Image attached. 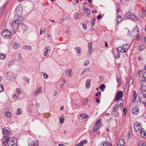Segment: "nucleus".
I'll return each instance as SVG.
<instances>
[{"mask_svg": "<svg viewBox=\"0 0 146 146\" xmlns=\"http://www.w3.org/2000/svg\"><path fill=\"white\" fill-rule=\"evenodd\" d=\"M23 19L22 17H15L14 21L11 24L14 31L17 29L19 24L22 22Z\"/></svg>", "mask_w": 146, "mask_h": 146, "instance_id": "nucleus-1", "label": "nucleus"}, {"mask_svg": "<svg viewBox=\"0 0 146 146\" xmlns=\"http://www.w3.org/2000/svg\"><path fill=\"white\" fill-rule=\"evenodd\" d=\"M125 19H129L134 21H137L141 22L142 20H140L133 13L128 12L125 14Z\"/></svg>", "mask_w": 146, "mask_h": 146, "instance_id": "nucleus-2", "label": "nucleus"}, {"mask_svg": "<svg viewBox=\"0 0 146 146\" xmlns=\"http://www.w3.org/2000/svg\"><path fill=\"white\" fill-rule=\"evenodd\" d=\"M138 97L139 100L146 105V91L139 94Z\"/></svg>", "mask_w": 146, "mask_h": 146, "instance_id": "nucleus-3", "label": "nucleus"}, {"mask_svg": "<svg viewBox=\"0 0 146 146\" xmlns=\"http://www.w3.org/2000/svg\"><path fill=\"white\" fill-rule=\"evenodd\" d=\"M23 11V8L21 5L18 6L14 11V13L16 17H21Z\"/></svg>", "mask_w": 146, "mask_h": 146, "instance_id": "nucleus-4", "label": "nucleus"}, {"mask_svg": "<svg viewBox=\"0 0 146 146\" xmlns=\"http://www.w3.org/2000/svg\"><path fill=\"white\" fill-rule=\"evenodd\" d=\"M129 46V44H126L123 46L118 47L117 48V50L120 52L125 53L127 51Z\"/></svg>", "mask_w": 146, "mask_h": 146, "instance_id": "nucleus-5", "label": "nucleus"}, {"mask_svg": "<svg viewBox=\"0 0 146 146\" xmlns=\"http://www.w3.org/2000/svg\"><path fill=\"white\" fill-rule=\"evenodd\" d=\"M2 35L6 38L9 39L12 36V33L10 31L5 30L1 33Z\"/></svg>", "mask_w": 146, "mask_h": 146, "instance_id": "nucleus-6", "label": "nucleus"}, {"mask_svg": "<svg viewBox=\"0 0 146 146\" xmlns=\"http://www.w3.org/2000/svg\"><path fill=\"white\" fill-rule=\"evenodd\" d=\"M134 127L136 131L140 133L143 130L142 128V125L139 123H135L134 124Z\"/></svg>", "mask_w": 146, "mask_h": 146, "instance_id": "nucleus-7", "label": "nucleus"}, {"mask_svg": "<svg viewBox=\"0 0 146 146\" xmlns=\"http://www.w3.org/2000/svg\"><path fill=\"white\" fill-rule=\"evenodd\" d=\"M100 120L101 119L97 120L96 123L95 125L93 127V131L94 132H97L98 131L100 127V125L101 124L100 123Z\"/></svg>", "mask_w": 146, "mask_h": 146, "instance_id": "nucleus-8", "label": "nucleus"}, {"mask_svg": "<svg viewBox=\"0 0 146 146\" xmlns=\"http://www.w3.org/2000/svg\"><path fill=\"white\" fill-rule=\"evenodd\" d=\"M118 108V107L117 105H115L113 107L112 113L113 115L115 116H117L119 115V112L117 110Z\"/></svg>", "mask_w": 146, "mask_h": 146, "instance_id": "nucleus-9", "label": "nucleus"}, {"mask_svg": "<svg viewBox=\"0 0 146 146\" xmlns=\"http://www.w3.org/2000/svg\"><path fill=\"white\" fill-rule=\"evenodd\" d=\"M123 92L121 91H119L117 92L115 101H117L121 98L123 96Z\"/></svg>", "mask_w": 146, "mask_h": 146, "instance_id": "nucleus-10", "label": "nucleus"}, {"mask_svg": "<svg viewBox=\"0 0 146 146\" xmlns=\"http://www.w3.org/2000/svg\"><path fill=\"white\" fill-rule=\"evenodd\" d=\"M10 138V137L8 136H4L3 137L2 141L4 145H7L9 140Z\"/></svg>", "mask_w": 146, "mask_h": 146, "instance_id": "nucleus-11", "label": "nucleus"}, {"mask_svg": "<svg viewBox=\"0 0 146 146\" xmlns=\"http://www.w3.org/2000/svg\"><path fill=\"white\" fill-rule=\"evenodd\" d=\"M3 132L5 135H10L11 133V130L8 127H5L3 129Z\"/></svg>", "mask_w": 146, "mask_h": 146, "instance_id": "nucleus-12", "label": "nucleus"}, {"mask_svg": "<svg viewBox=\"0 0 146 146\" xmlns=\"http://www.w3.org/2000/svg\"><path fill=\"white\" fill-rule=\"evenodd\" d=\"M139 111L138 108L136 106H135L132 110V112L133 115H136L139 113Z\"/></svg>", "mask_w": 146, "mask_h": 146, "instance_id": "nucleus-13", "label": "nucleus"}, {"mask_svg": "<svg viewBox=\"0 0 146 146\" xmlns=\"http://www.w3.org/2000/svg\"><path fill=\"white\" fill-rule=\"evenodd\" d=\"M42 91V87H40L37 89H36L34 92V94L35 95H36L38 94H41Z\"/></svg>", "mask_w": 146, "mask_h": 146, "instance_id": "nucleus-14", "label": "nucleus"}, {"mask_svg": "<svg viewBox=\"0 0 146 146\" xmlns=\"http://www.w3.org/2000/svg\"><path fill=\"white\" fill-rule=\"evenodd\" d=\"M138 29L137 26L133 29L131 35L133 36H135L138 35Z\"/></svg>", "mask_w": 146, "mask_h": 146, "instance_id": "nucleus-15", "label": "nucleus"}, {"mask_svg": "<svg viewBox=\"0 0 146 146\" xmlns=\"http://www.w3.org/2000/svg\"><path fill=\"white\" fill-rule=\"evenodd\" d=\"M92 44L91 42H90L88 43V53L89 55H91L92 52L93 51V48L92 47Z\"/></svg>", "mask_w": 146, "mask_h": 146, "instance_id": "nucleus-16", "label": "nucleus"}, {"mask_svg": "<svg viewBox=\"0 0 146 146\" xmlns=\"http://www.w3.org/2000/svg\"><path fill=\"white\" fill-rule=\"evenodd\" d=\"M38 143L37 141L32 140L29 143V146H38Z\"/></svg>", "mask_w": 146, "mask_h": 146, "instance_id": "nucleus-17", "label": "nucleus"}, {"mask_svg": "<svg viewBox=\"0 0 146 146\" xmlns=\"http://www.w3.org/2000/svg\"><path fill=\"white\" fill-rule=\"evenodd\" d=\"M119 52H120L117 50V49L115 50V51L114 50H113V52L114 54V56L115 58H117L119 57L120 54Z\"/></svg>", "mask_w": 146, "mask_h": 146, "instance_id": "nucleus-18", "label": "nucleus"}, {"mask_svg": "<svg viewBox=\"0 0 146 146\" xmlns=\"http://www.w3.org/2000/svg\"><path fill=\"white\" fill-rule=\"evenodd\" d=\"M88 117V115L85 114H81L80 116L78 117L79 119L82 120L83 119H85Z\"/></svg>", "mask_w": 146, "mask_h": 146, "instance_id": "nucleus-19", "label": "nucleus"}, {"mask_svg": "<svg viewBox=\"0 0 146 146\" xmlns=\"http://www.w3.org/2000/svg\"><path fill=\"white\" fill-rule=\"evenodd\" d=\"M72 72L71 69L66 70V76L68 78H70L71 77V75L72 74Z\"/></svg>", "mask_w": 146, "mask_h": 146, "instance_id": "nucleus-20", "label": "nucleus"}, {"mask_svg": "<svg viewBox=\"0 0 146 146\" xmlns=\"http://www.w3.org/2000/svg\"><path fill=\"white\" fill-rule=\"evenodd\" d=\"M118 102H117V106L118 108L119 106L121 107L123 106V101L122 100V99H121V100H117Z\"/></svg>", "mask_w": 146, "mask_h": 146, "instance_id": "nucleus-21", "label": "nucleus"}, {"mask_svg": "<svg viewBox=\"0 0 146 146\" xmlns=\"http://www.w3.org/2000/svg\"><path fill=\"white\" fill-rule=\"evenodd\" d=\"M125 143L124 140L123 139H121L119 140L118 145H124Z\"/></svg>", "mask_w": 146, "mask_h": 146, "instance_id": "nucleus-22", "label": "nucleus"}, {"mask_svg": "<svg viewBox=\"0 0 146 146\" xmlns=\"http://www.w3.org/2000/svg\"><path fill=\"white\" fill-rule=\"evenodd\" d=\"M140 133L142 137L146 138V132L145 131L143 130L141 132H140Z\"/></svg>", "mask_w": 146, "mask_h": 146, "instance_id": "nucleus-23", "label": "nucleus"}, {"mask_svg": "<svg viewBox=\"0 0 146 146\" xmlns=\"http://www.w3.org/2000/svg\"><path fill=\"white\" fill-rule=\"evenodd\" d=\"M116 21L117 22V24L120 23L122 21V18L119 15H118L116 17Z\"/></svg>", "mask_w": 146, "mask_h": 146, "instance_id": "nucleus-24", "label": "nucleus"}, {"mask_svg": "<svg viewBox=\"0 0 146 146\" xmlns=\"http://www.w3.org/2000/svg\"><path fill=\"white\" fill-rule=\"evenodd\" d=\"M90 79H88L86 82V87L87 88H89L90 87Z\"/></svg>", "mask_w": 146, "mask_h": 146, "instance_id": "nucleus-25", "label": "nucleus"}, {"mask_svg": "<svg viewBox=\"0 0 146 146\" xmlns=\"http://www.w3.org/2000/svg\"><path fill=\"white\" fill-rule=\"evenodd\" d=\"M103 146H112L111 144L110 143L107 142H103Z\"/></svg>", "mask_w": 146, "mask_h": 146, "instance_id": "nucleus-26", "label": "nucleus"}, {"mask_svg": "<svg viewBox=\"0 0 146 146\" xmlns=\"http://www.w3.org/2000/svg\"><path fill=\"white\" fill-rule=\"evenodd\" d=\"M49 47V46H46L45 47V49L44 50V56H46L48 54V50H49L48 49V48Z\"/></svg>", "mask_w": 146, "mask_h": 146, "instance_id": "nucleus-27", "label": "nucleus"}, {"mask_svg": "<svg viewBox=\"0 0 146 146\" xmlns=\"http://www.w3.org/2000/svg\"><path fill=\"white\" fill-rule=\"evenodd\" d=\"M5 56L6 54H5L0 53V59H4Z\"/></svg>", "mask_w": 146, "mask_h": 146, "instance_id": "nucleus-28", "label": "nucleus"}, {"mask_svg": "<svg viewBox=\"0 0 146 146\" xmlns=\"http://www.w3.org/2000/svg\"><path fill=\"white\" fill-rule=\"evenodd\" d=\"M5 116L7 118H9L11 116V113L9 112L6 111L5 113Z\"/></svg>", "mask_w": 146, "mask_h": 146, "instance_id": "nucleus-29", "label": "nucleus"}, {"mask_svg": "<svg viewBox=\"0 0 146 146\" xmlns=\"http://www.w3.org/2000/svg\"><path fill=\"white\" fill-rule=\"evenodd\" d=\"M87 141L86 140H83L81 141L79 143L81 146H83L84 144L87 143Z\"/></svg>", "mask_w": 146, "mask_h": 146, "instance_id": "nucleus-30", "label": "nucleus"}, {"mask_svg": "<svg viewBox=\"0 0 146 146\" xmlns=\"http://www.w3.org/2000/svg\"><path fill=\"white\" fill-rule=\"evenodd\" d=\"M100 88L102 91H104L105 88V86L104 84H102L100 87Z\"/></svg>", "mask_w": 146, "mask_h": 146, "instance_id": "nucleus-31", "label": "nucleus"}, {"mask_svg": "<svg viewBox=\"0 0 146 146\" xmlns=\"http://www.w3.org/2000/svg\"><path fill=\"white\" fill-rule=\"evenodd\" d=\"M22 48H23L24 49H29V50H31L32 49L31 47L29 46H23Z\"/></svg>", "mask_w": 146, "mask_h": 146, "instance_id": "nucleus-32", "label": "nucleus"}, {"mask_svg": "<svg viewBox=\"0 0 146 146\" xmlns=\"http://www.w3.org/2000/svg\"><path fill=\"white\" fill-rule=\"evenodd\" d=\"M142 78V81H146V72L144 73L143 76Z\"/></svg>", "mask_w": 146, "mask_h": 146, "instance_id": "nucleus-33", "label": "nucleus"}, {"mask_svg": "<svg viewBox=\"0 0 146 146\" xmlns=\"http://www.w3.org/2000/svg\"><path fill=\"white\" fill-rule=\"evenodd\" d=\"M145 49V46L144 45L140 46L138 47V50L140 51L143 50Z\"/></svg>", "mask_w": 146, "mask_h": 146, "instance_id": "nucleus-34", "label": "nucleus"}, {"mask_svg": "<svg viewBox=\"0 0 146 146\" xmlns=\"http://www.w3.org/2000/svg\"><path fill=\"white\" fill-rule=\"evenodd\" d=\"M90 61L89 60H86L84 62V66H88L90 64Z\"/></svg>", "mask_w": 146, "mask_h": 146, "instance_id": "nucleus-35", "label": "nucleus"}, {"mask_svg": "<svg viewBox=\"0 0 146 146\" xmlns=\"http://www.w3.org/2000/svg\"><path fill=\"white\" fill-rule=\"evenodd\" d=\"M13 48L15 49H17L18 48V43L15 42L13 45Z\"/></svg>", "mask_w": 146, "mask_h": 146, "instance_id": "nucleus-36", "label": "nucleus"}, {"mask_svg": "<svg viewBox=\"0 0 146 146\" xmlns=\"http://www.w3.org/2000/svg\"><path fill=\"white\" fill-rule=\"evenodd\" d=\"M21 28L23 30L25 31H26L27 29L26 26L24 24L22 25Z\"/></svg>", "mask_w": 146, "mask_h": 146, "instance_id": "nucleus-37", "label": "nucleus"}, {"mask_svg": "<svg viewBox=\"0 0 146 146\" xmlns=\"http://www.w3.org/2000/svg\"><path fill=\"white\" fill-rule=\"evenodd\" d=\"M139 146H146V143L145 142H140L138 143Z\"/></svg>", "mask_w": 146, "mask_h": 146, "instance_id": "nucleus-38", "label": "nucleus"}, {"mask_svg": "<svg viewBox=\"0 0 146 146\" xmlns=\"http://www.w3.org/2000/svg\"><path fill=\"white\" fill-rule=\"evenodd\" d=\"M80 15L77 13H75L74 15V17L75 19H78L79 18Z\"/></svg>", "mask_w": 146, "mask_h": 146, "instance_id": "nucleus-39", "label": "nucleus"}, {"mask_svg": "<svg viewBox=\"0 0 146 146\" xmlns=\"http://www.w3.org/2000/svg\"><path fill=\"white\" fill-rule=\"evenodd\" d=\"M75 49H76L78 52H77V54H79L80 53H81L80 51L81 50V49L80 47H75Z\"/></svg>", "mask_w": 146, "mask_h": 146, "instance_id": "nucleus-40", "label": "nucleus"}, {"mask_svg": "<svg viewBox=\"0 0 146 146\" xmlns=\"http://www.w3.org/2000/svg\"><path fill=\"white\" fill-rule=\"evenodd\" d=\"M14 63V61L13 60H10L8 63V66H11L13 65Z\"/></svg>", "mask_w": 146, "mask_h": 146, "instance_id": "nucleus-41", "label": "nucleus"}, {"mask_svg": "<svg viewBox=\"0 0 146 146\" xmlns=\"http://www.w3.org/2000/svg\"><path fill=\"white\" fill-rule=\"evenodd\" d=\"M133 80L132 78H130L129 79V84L130 85H132L133 83Z\"/></svg>", "mask_w": 146, "mask_h": 146, "instance_id": "nucleus-42", "label": "nucleus"}, {"mask_svg": "<svg viewBox=\"0 0 146 146\" xmlns=\"http://www.w3.org/2000/svg\"><path fill=\"white\" fill-rule=\"evenodd\" d=\"M133 93H134L133 96V99H136L137 97V94H136V92L135 91H133Z\"/></svg>", "mask_w": 146, "mask_h": 146, "instance_id": "nucleus-43", "label": "nucleus"}, {"mask_svg": "<svg viewBox=\"0 0 146 146\" xmlns=\"http://www.w3.org/2000/svg\"><path fill=\"white\" fill-rule=\"evenodd\" d=\"M15 142L14 141V140H12L11 142V146H17V145L15 143H14Z\"/></svg>", "mask_w": 146, "mask_h": 146, "instance_id": "nucleus-44", "label": "nucleus"}, {"mask_svg": "<svg viewBox=\"0 0 146 146\" xmlns=\"http://www.w3.org/2000/svg\"><path fill=\"white\" fill-rule=\"evenodd\" d=\"M96 18H94L92 20V25L93 27V26L95 24V23L96 22Z\"/></svg>", "mask_w": 146, "mask_h": 146, "instance_id": "nucleus-45", "label": "nucleus"}, {"mask_svg": "<svg viewBox=\"0 0 146 146\" xmlns=\"http://www.w3.org/2000/svg\"><path fill=\"white\" fill-rule=\"evenodd\" d=\"M23 79L26 82H27L28 83H29V79L26 77H24L23 78Z\"/></svg>", "mask_w": 146, "mask_h": 146, "instance_id": "nucleus-46", "label": "nucleus"}, {"mask_svg": "<svg viewBox=\"0 0 146 146\" xmlns=\"http://www.w3.org/2000/svg\"><path fill=\"white\" fill-rule=\"evenodd\" d=\"M16 91L19 94H21L22 93V91L19 88H17L16 89Z\"/></svg>", "mask_w": 146, "mask_h": 146, "instance_id": "nucleus-47", "label": "nucleus"}, {"mask_svg": "<svg viewBox=\"0 0 146 146\" xmlns=\"http://www.w3.org/2000/svg\"><path fill=\"white\" fill-rule=\"evenodd\" d=\"M43 77L45 79H47L48 78V75L46 73H44L43 74Z\"/></svg>", "mask_w": 146, "mask_h": 146, "instance_id": "nucleus-48", "label": "nucleus"}, {"mask_svg": "<svg viewBox=\"0 0 146 146\" xmlns=\"http://www.w3.org/2000/svg\"><path fill=\"white\" fill-rule=\"evenodd\" d=\"M64 117H62L61 119H60V123H63L64 121Z\"/></svg>", "mask_w": 146, "mask_h": 146, "instance_id": "nucleus-49", "label": "nucleus"}, {"mask_svg": "<svg viewBox=\"0 0 146 146\" xmlns=\"http://www.w3.org/2000/svg\"><path fill=\"white\" fill-rule=\"evenodd\" d=\"M3 90V86L2 84L0 86V92H2Z\"/></svg>", "mask_w": 146, "mask_h": 146, "instance_id": "nucleus-50", "label": "nucleus"}, {"mask_svg": "<svg viewBox=\"0 0 146 146\" xmlns=\"http://www.w3.org/2000/svg\"><path fill=\"white\" fill-rule=\"evenodd\" d=\"M86 11V14L87 15H90V10L88 9Z\"/></svg>", "mask_w": 146, "mask_h": 146, "instance_id": "nucleus-51", "label": "nucleus"}, {"mask_svg": "<svg viewBox=\"0 0 146 146\" xmlns=\"http://www.w3.org/2000/svg\"><path fill=\"white\" fill-rule=\"evenodd\" d=\"M139 15L142 18V15H143V12L141 10H139Z\"/></svg>", "mask_w": 146, "mask_h": 146, "instance_id": "nucleus-52", "label": "nucleus"}, {"mask_svg": "<svg viewBox=\"0 0 146 146\" xmlns=\"http://www.w3.org/2000/svg\"><path fill=\"white\" fill-rule=\"evenodd\" d=\"M12 97L13 99H16L19 98V97L18 96H17V95L15 94L13 95L12 96Z\"/></svg>", "mask_w": 146, "mask_h": 146, "instance_id": "nucleus-53", "label": "nucleus"}, {"mask_svg": "<svg viewBox=\"0 0 146 146\" xmlns=\"http://www.w3.org/2000/svg\"><path fill=\"white\" fill-rule=\"evenodd\" d=\"M119 6H117V14H118V13L120 12V9L119 8Z\"/></svg>", "mask_w": 146, "mask_h": 146, "instance_id": "nucleus-54", "label": "nucleus"}, {"mask_svg": "<svg viewBox=\"0 0 146 146\" xmlns=\"http://www.w3.org/2000/svg\"><path fill=\"white\" fill-rule=\"evenodd\" d=\"M17 112H18V114L19 115L21 113V110H20V108H18V109H17Z\"/></svg>", "mask_w": 146, "mask_h": 146, "instance_id": "nucleus-55", "label": "nucleus"}, {"mask_svg": "<svg viewBox=\"0 0 146 146\" xmlns=\"http://www.w3.org/2000/svg\"><path fill=\"white\" fill-rule=\"evenodd\" d=\"M117 80L118 83H119L121 82V79L119 77H117Z\"/></svg>", "mask_w": 146, "mask_h": 146, "instance_id": "nucleus-56", "label": "nucleus"}, {"mask_svg": "<svg viewBox=\"0 0 146 146\" xmlns=\"http://www.w3.org/2000/svg\"><path fill=\"white\" fill-rule=\"evenodd\" d=\"M102 18V17L101 16V15H99L98 16H97V19H100Z\"/></svg>", "mask_w": 146, "mask_h": 146, "instance_id": "nucleus-57", "label": "nucleus"}, {"mask_svg": "<svg viewBox=\"0 0 146 146\" xmlns=\"http://www.w3.org/2000/svg\"><path fill=\"white\" fill-rule=\"evenodd\" d=\"M127 112V110H126V108H123V112L124 113V115H125L126 114V112Z\"/></svg>", "mask_w": 146, "mask_h": 146, "instance_id": "nucleus-58", "label": "nucleus"}, {"mask_svg": "<svg viewBox=\"0 0 146 146\" xmlns=\"http://www.w3.org/2000/svg\"><path fill=\"white\" fill-rule=\"evenodd\" d=\"M82 24L83 25V26H82L83 28L85 29H86L87 28L86 26L82 23Z\"/></svg>", "mask_w": 146, "mask_h": 146, "instance_id": "nucleus-59", "label": "nucleus"}, {"mask_svg": "<svg viewBox=\"0 0 146 146\" xmlns=\"http://www.w3.org/2000/svg\"><path fill=\"white\" fill-rule=\"evenodd\" d=\"M100 94H101V92L100 91L98 93H96L95 96H96L97 97V96H98L99 95H100Z\"/></svg>", "mask_w": 146, "mask_h": 146, "instance_id": "nucleus-60", "label": "nucleus"}, {"mask_svg": "<svg viewBox=\"0 0 146 146\" xmlns=\"http://www.w3.org/2000/svg\"><path fill=\"white\" fill-rule=\"evenodd\" d=\"M96 102H97L98 103H100V101L98 98H97L96 99Z\"/></svg>", "mask_w": 146, "mask_h": 146, "instance_id": "nucleus-61", "label": "nucleus"}, {"mask_svg": "<svg viewBox=\"0 0 146 146\" xmlns=\"http://www.w3.org/2000/svg\"><path fill=\"white\" fill-rule=\"evenodd\" d=\"M84 6H85L84 5L83 8V9L84 11L85 10L86 11L87 10V9H88V8H86L85 7H84Z\"/></svg>", "mask_w": 146, "mask_h": 146, "instance_id": "nucleus-62", "label": "nucleus"}, {"mask_svg": "<svg viewBox=\"0 0 146 146\" xmlns=\"http://www.w3.org/2000/svg\"><path fill=\"white\" fill-rule=\"evenodd\" d=\"M8 72L7 73V75L6 77L7 80H11V79L10 78H8Z\"/></svg>", "mask_w": 146, "mask_h": 146, "instance_id": "nucleus-63", "label": "nucleus"}, {"mask_svg": "<svg viewBox=\"0 0 146 146\" xmlns=\"http://www.w3.org/2000/svg\"><path fill=\"white\" fill-rule=\"evenodd\" d=\"M108 43L106 41L105 42V46L106 47H108Z\"/></svg>", "mask_w": 146, "mask_h": 146, "instance_id": "nucleus-64", "label": "nucleus"}]
</instances>
